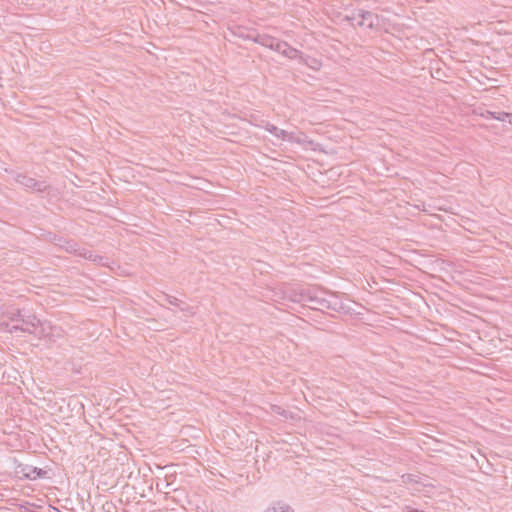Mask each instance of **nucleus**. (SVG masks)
Here are the masks:
<instances>
[{
    "instance_id": "obj_16",
    "label": "nucleus",
    "mask_w": 512,
    "mask_h": 512,
    "mask_svg": "<svg viewBox=\"0 0 512 512\" xmlns=\"http://www.w3.org/2000/svg\"><path fill=\"white\" fill-rule=\"evenodd\" d=\"M66 240H67L66 238H63L56 234H54L53 236L50 237L51 243H53L55 246H57L59 248L62 246V243H65Z\"/></svg>"
},
{
    "instance_id": "obj_8",
    "label": "nucleus",
    "mask_w": 512,
    "mask_h": 512,
    "mask_svg": "<svg viewBox=\"0 0 512 512\" xmlns=\"http://www.w3.org/2000/svg\"><path fill=\"white\" fill-rule=\"evenodd\" d=\"M325 294L324 291H321V290H318L316 291L315 295L313 296V302L311 305H309L310 308H313V309H323L325 307V303H326V297H324L323 295Z\"/></svg>"
},
{
    "instance_id": "obj_12",
    "label": "nucleus",
    "mask_w": 512,
    "mask_h": 512,
    "mask_svg": "<svg viewBox=\"0 0 512 512\" xmlns=\"http://www.w3.org/2000/svg\"><path fill=\"white\" fill-rule=\"evenodd\" d=\"M164 298L165 300L170 304V305H174V306H177L180 308L181 311H187V312H190V310L192 309L190 306L186 305L185 306H181V304H183L181 301H179L176 297L174 296H171V295H168V294H165L164 295Z\"/></svg>"
},
{
    "instance_id": "obj_11",
    "label": "nucleus",
    "mask_w": 512,
    "mask_h": 512,
    "mask_svg": "<svg viewBox=\"0 0 512 512\" xmlns=\"http://www.w3.org/2000/svg\"><path fill=\"white\" fill-rule=\"evenodd\" d=\"M60 249L64 250L67 253H72L77 255V252L79 251V245L76 241L72 239H67L65 243H62V246Z\"/></svg>"
},
{
    "instance_id": "obj_1",
    "label": "nucleus",
    "mask_w": 512,
    "mask_h": 512,
    "mask_svg": "<svg viewBox=\"0 0 512 512\" xmlns=\"http://www.w3.org/2000/svg\"><path fill=\"white\" fill-rule=\"evenodd\" d=\"M11 323H7L9 332H25L33 334L37 338L47 335L43 323L32 313H26L24 310H16L8 313Z\"/></svg>"
},
{
    "instance_id": "obj_17",
    "label": "nucleus",
    "mask_w": 512,
    "mask_h": 512,
    "mask_svg": "<svg viewBox=\"0 0 512 512\" xmlns=\"http://www.w3.org/2000/svg\"><path fill=\"white\" fill-rule=\"evenodd\" d=\"M264 128H265V130H267L268 132H270V133H272L273 135L276 136L277 131H278V127H276L274 124L266 122L265 125H264Z\"/></svg>"
},
{
    "instance_id": "obj_19",
    "label": "nucleus",
    "mask_w": 512,
    "mask_h": 512,
    "mask_svg": "<svg viewBox=\"0 0 512 512\" xmlns=\"http://www.w3.org/2000/svg\"><path fill=\"white\" fill-rule=\"evenodd\" d=\"M368 27H370V28L373 27V22L372 21L368 24Z\"/></svg>"
},
{
    "instance_id": "obj_5",
    "label": "nucleus",
    "mask_w": 512,
    "mask_h": 512,
    "mask_svg": "<svg viewBox=\"0 0 512 512\" xmlns=\"http://www.w3.org/2000/svg\"><path fill=\"white\" fill-rule=\"evenodd\" d=\"M316 291L317 289L314 288L302 289L298 294H295L292 300L294 302L303 303L304 305L309 306L313 302V296L315 295Z\"/></svg>"
},
{
    "instance_id": "obj_14",
    "label": "nucleus",
    "mask_w": 512,
    "mask_h": 512,
    "mask_svg": "<svg viewBox=\"0 0 512 512\" xmlns=\"http://www.w3.org/2000/svg\"><path fill=\"white\" fill-rule=\"evenodd\" d=\"M270 411H271V413L276 414V415H280V416H282L284 418H287L288 415H289V411L283 409L279 405H274V404L271 405L270 406Z\"/></svg>"
},
{
    "instance_id": "obj_18",
    "label": "nucleus",
    "mask_w": 512,
    "mask_h": 512,
    "mask_svg": "<svg viewBox=\"0 0 512 512\" xmlns=\"http://www.w3.org/2000/svg\"><path fill=\"white\" fill-rule=\"evenodd\" d=\"M487 114L489 116H491L492 118H495V119H498V120H501V121H504L506 117L509 116L508 113H505V112H500L498 113V115H495L494 113L492 112H487Z\"/></svg>"
},
{
    "instance_id": "obj_7",
    "label": "nucleus",
    "mask_w": 512,
    "mask_h": 512,
    "mask_svg": "<svg viewBox=\"0 0 512 512\" xmlns=\"http://www.w3.org/2000/svg\"><path fill=\"white\" fill-rule=\"evenodd\" d=\"M77 256H80L86 260H90L94 263H101L103 260L102 256L94 254V252L91 250H88L85 248H80V247H79V251L77 252Z\"/></svg>"
},
{
    "instance_id": "obj_15",
    "label": "nucleus",
    "mask_w": 512,
    "mask_h": 512,
    "mask_svg": "<svg viewBox=\"0 0 512 512\" xmlns=\"http://www.w3.org/2000/svg\"><path fill=\"white\" fill-rule=\"evenodd\" d=\"M358 16L361 18V22H359V25H364L365 21H368L369 19H372L373 13L370 11L365 10H359Z\"/></svg>"
},
{
    "instance_id": "obj_6",
    "label": "nucleus",
    "mask_w": 512,
    "mask_h": 512,
    "mask_svg": "<svg viewBox=\"0 0 512 512\" xmlns=\"http://www.w3.org/2000/svg\"><path fill=\"white\" fill-rule=\"evenodd\" d=\"M277 52H279L280 54H282L283 56H285L289 59H295L301 54V52L299 50L290 46L285 41L281 42V44L279 46V50Z\"/></svg>"
},
{
    "instance_id": "obj_9",
    "label": "nucleus",
    "mask_w": 512,
    "mask_h": 512,
    "mask_svg": "<svg viewBox=\"0 0 512 512\" xmlns=\"http://www.w3.org/2000/svg\"><path fill=\"white\" fill-rule=\"evenodd\" d=\"M324 308L339 312L341 309H343V304L335 295H330V298H326Z\"/></svg>"
},
{
    "instance_id": "obj_3",
    "label": "nucleus",
    "mask_w": 512,
    "mask_h": 512,
    "mask_svg": "<svg viewBox=\"0 0 512 512\" xmlns=\"http://www.w3.org/2000/svg\"><path fill=\"white\" fill-rule=\"evenodd\" d=\"M15 180L18 184L34 192L43 193L50 189V185L46 181H37L26 174H18Z\"/></svg>"
},
{
    "instance_id": "obj_2",
    "label": "nucleus",
    "mask_w": 512,
    "mask_h": 512,
    "mask_svg": "<svg viewBox=\"0 0 512 512\" xmlns=\"http://www.w3.org/2000/svg\"><path fill=\"white\" fill-rule=\"evenodd\" d=\"M15 462H16V466L14 469V473H15L16 477H18L19 479L35 481L37 479L46 478V475H47L46 470H43L38 467H34L29 464L17 462L16 460H15Z\"/></svg>"
},
{
    "instance_id": "obj_10",
    "label": "nucleus",
    "mask_w": 512,
    "mask_h": 512,
    "mask_svg": "<svg viewBox=\"0 0 512 512\" xmlns=\"http://www.w3.org/2000/svg\"><path fill=\"white\" fill-rule=\"evenodd\" d=\"M265 512H294L287 503L282 501L276 502L273 506L268 507Z\"/></svg>"
},
{
    "instance_id": "obj_13",
    "label": "nucleus",
    "mask_w": 512,
    "mask_h": 512,
    "mask_svg": "<svg viewBox=\"0 0 512 512\" xmlns=\"http://www.w3.org/2000/svg\"><path fill=\"white\" fill-rule=\"evenodd\" d=\"M276 137L279 138V139H282V140H288V141H291V142H297L299 144L305 142L304 139H300V138L294 139V137L292 136L291 133H288L287 131H285L283 129H279V128H278Z\"/></svg>"
},
{
    "instance_id": "obj_4",
    "label": "nucleus",
    "mask_w": 512,
    "mask_h": 512,
    "mask_svg": "<svg viewBox=\"0 0 512 512\" xmlns=\"http://www.w3.org/2000/svg\"><path fill=\"white\" fill-rule=\"evenodd\" d=\"M246 39H249L257 44L264 47L270 48L271 50L278 51L281 44V40L270 36L268 34L249 33L246 35Z\"/></svg>"
}]
</instances>
